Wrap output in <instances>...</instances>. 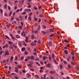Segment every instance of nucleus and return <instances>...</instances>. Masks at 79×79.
<instances>
[{"instance_id":"obj_1","label":"nucleus","mask_w":79,"mask_h":79,"mask_svg":"<svg viewBox=\"0 0 79 79\" xmlns=\"http://www.w3.org/2000/svg\"><path fill=\"white\" fill-rule=\"evenodd\" d=\"M9 54L8 52L7 51H6L4 55H5V56H8V55H9Z\"/></svg>"},{"instance_id":"obj_2","label":"nucleus","mask_w":79,"mask_h":79,"mask_svg":"<svg viewBox=\"0 0 79 79\" xmlns=\"http://www.w3.org/2000/svg\"><path fill=\"white\" fill-rule=\"evenodd\" d=\"M47 68H50L51 67V64H48L46 66Z\"/></svg>"},{"instance_id":"obj_3","label":"nucleus","mask_w":79,"mask_h":79,"mask_svg":"<svg viewBox=\"0 0 79 79\" xmlns=\"http://www.w3.org/2000/svg\"><path fill=\"white\" fill-rule=\"evenodd\" d=\"M71 58V56H69V57L67 59V61H70Z\"/></svg>"},{"instance_id":"obj_4","label":"nucleus","mask_w":79,"mask_h":79,"mask_svg":"<svg viewBox=\"0 0 79 79\" xmlns=\"http://www.w3.org/2000/svg\"><path fill=\"white\" fill-rule=\"evenodd\" d=\"M64 53L66 55H68V51L66 50H65L64 51Z\"/></svg>"},{"instance_id":"obj_5","label":"nucleus","mask_w":79,"mask_h":79,"mask_svg":"<svg viewBox=\"0 0 79 79\" xmlns=\"http://www.w3.org/2000/svg\"><path fill=\"white\" fill-rule=\"evenodd\" d=\"M64 42H65L66 43H68V44H69V41L67 40L66 39H65L64 40Z\"/></svg>"},{"instance_id":"obj_6","label":"nucleus","mask_w":79,"mask_h":79,"mask_svg":"<svg viewBox=\"0 0 79 79\" xmlns=\"http://www.w3.org/2000/svg\"><path fill=\"white\" fill-rule=\"evenodd\" d=\"M8 45L6 44L5 46H3L2 48H5L6 47H8Z\"/></svg>"},{"instance_id":"obj_7","label":"nucleus","mask_w":79,"mask_h":79,"mask_svg":"<svg viewBox=\"0 0 79 79\" xmlns=\"http://www.w3.org/2000/svg\"><path fill=\"white\" fill-rule=\"evenodd\" d=\"M27 66H28V67H29L30 68H32V65L31 64H28Z\"/></svg>"},{"instance_id":"obj_8","label":"nucleus","mask_w":79,"mask_h":79,"mask_svg":"<svg viewBox=\"0 0 79 79\" xmlns=\"http://www.w3.org/2000/svg\"><path fill=\"white\" fill-rule=\"evenodd\" d=\"M47 22L48 23H52V22H53V21H52V20H49Z\"/></svg>"},{"instance_id":"obj_9","label":"nucleus","mask_w":79,"mask_h":79,"mask_svg":"<svg viewBox=\"0 0 79 79\" xmlns=\"http://www.w3.org/2000/svg\"><path fill=\"white\" fill-rule=\"evenodd\" d=\"M60 67L61 69H63V65H62L61 64H60Z\"/></svg>"},{"instance_id":"obj_10","label":"nucleus","mask_w":79,"mask_h":79,"mask_svg":"<svg viewBox=\"0 0 79 79\" xmlns=\"http://www.w3.org/2000/svg\"><path fill=\"white\" fill-rule=\"evenodd\" d=\"M20 21H23V18L22 16H20Z\"/></svg>"},{"instance_id":"obj_11","label":"nucleus","mask_w":79,"mask_h":79,"mask_svg":"<svg viewBox=\"0 0 79 79\" xmlns=\"http://www.w3.org/2000/svg\"><path fill=\"white\" fill-rule=\"evenodd\" d=\"M49 31L51 32H54V29H51L49 30Z\"/></svg>"},{"instance_id":"obj_12","label":"nucleus","mask_w":79,"mask_h":79,"mask_svg":"<svg viewBox=\"0 0 79 79\" xmlns=\"http://www.w3.org/2000/svg\"><path fill=\"white\" fill-rule=\"evenodd\" d=\"M40 29V25H39L38 27V28H37V30L38 31H39Z\"/></svg>"},{"instance_id":"obj_13","label":"nucleus","mask_w":79,"mask_h":79,"mask_svg":"<svg viewBox=\"0 0 79 79\" xmlns=\"http://www.w3.org/2000/svg\"><path fill=\"white\" fill-rule=\"evenodd\" d=\"M54 61L55 64H58V63L56 62V60L55 59H54Z\"/></svg>"},{"instance_id":"obj_14","label":"nucleus","mask_w":79,"mask_h":79,"mask_svg":"<svg viewBox=\"0 0 79 79\" xmlns=\"http://www.w3.org/2000/svg\"><path fill=\"white\" fill-rule=\"evenodd\" d=\"M31 38L32 39H34V35H32L31 36Z\"/></svg>"},{"instance_id":"obj_15","label":"nucleus","mask_w":79,"mask_h":79,"mask_svg":"<svg viewBox=\"0 0 79 79\" xmlns=\"http://www.w3.org/2000/svg\"><path fill=\"white\" fill-rule=\"evenodd\" d=\"M4 9H6L7 8V5L5 4L4 6Z\"/></svg>"},{"instance_id":"obj_16","label":"nucleus","mask_w":79,"mask_h":79,"mask_svg":"<svg viewBox=\"0 0 79 79\" xmlns=\"http://www.w3.org/2000/svg\"><path fill=\"white\" fill-rule=\"evenodd\" d=\"M31 18H32L31 17V16H29L28 17V20L29 21H31Z\"/></svg>"},{"instance_id":"obj_17","label":"nucleus","mask_w":79,"mask_h":79,"mask_svg":"<svg viewBox=\"0 0 79 79\" xmlns=\"http://www.w3.org/2000/svg\"><path fill=\"white\" fill-rule=\"evenodd\" d=\"M34 20L35 21H38V19L37 18L34 17Z\"/></svg>"},{"instance_id":"obj_18","label":"nucleus","mask_w":79,"mask_h":79,"mask_svg":"<svg viewBox=\"0 0 79 79\" xmlns=\"http://www.w3.org/2000/svg\"><path fill=\"white\" fill-rule=\"evenodd\" d=\"M48 32H45V31H42V33H43V34H47V33Z\"/></svg>"},{"instance_id":"obj_19","label":"nucleus","mask_w":79,"mask_h":79,"mask_svg":"<svg viewBox=\"0 0 79 79\" xmlns=\"http://www.w3.org/2000/svg\"><path fill=\"white\" fill-rule=\"evenodd\" d=\"M49 45L50 47H51L52 45V42H49Z\"/></svg>"},{"instance_id":"obj_20","label":"nucleus","mask_w":79,"mask_h":79,"mask_svg":"<svg viewBox=\"0 0 79 79\" xmlns=\"http://www.w3.org/2000/svg\"><path fill=\"white\" fill-rule=\"evenodd\" d=\"M68 69H71V65L69 64L68 65Z\"/></svg>"},{"instance_id":"obj_21","label":"nucleus","mask_w":79,"mask_h":79,"mask_svg":"<svg viewBox=\"0 0 79 79\" xmlns=\"http://www.w3.org/2000/svg\"><path fill=\"white\" fill-rule=\"evenodd\" d=\"M71 64H72V65H73L74 66V65H76L75 63H74V62H71Z\"/></svg>"},{"instance_id":"obj_22","label":"nucleus","mask_w":79,"mask_h":79,"mask_svg":"<svg viewBox=\"0 0 79 79\" xmlns=\"http://www.w3.org/2000/svg\"><path fill=\"white\" fill-rule=\"evenodd\" d=\"M54 56H55V55H54V53H53L52 54V57L53 59H54Z\"/></svg>"},{"instance_id":"obj_23","label":"nucleus","mask_w":79,"mask_h":79,"mask_svg":"<svg viewBox=\"0 0 79 79\" xmlns=\"http://www.w3.org/2000/svg\"><path fill=\"white\" fill-rule=\"evenodd\" d=\"M9 44H10V45H12L13 42H12L11 41H9Z\"/></svg>"},{"instance_id":"obj_24","label":"nucleus","mask_w":79,"mask_h":79,"mask_svg":"<svg viewBox=\"0 0 79 79\" xmlns=\"http://www.w3.org/2000/svg\"><path fill=\"white\" fill-rule=\"evenodd\" d=\"M34 32L35 33V34H37V33H39V31H34Z\"/></svg>"},{"instance_id":"obj_25","label":"nucleus","mask_w":79,"mask_h":79,"mask_svg":"<svg viewBox=\"0 0 79 79\" xmlns=\"http://www.w3.org/2000/svg\"><path fill=\"white\" fill-rule=\"evenodd\" d=\"M38 44L40 45L41 44V43H40V40H38Z\"/></svg>"},{"instance_id":"obj_26","label":"nucleus","mask_w":79,"mask_h":79,"mask_svg":"<svg viewBox=\"0 0 79 79\" xmlns=\"http://www.w3.org/2000/svg\"><path fill=\"white\" fill-rule=\"evenodd\" d=\"M5 37H6V39H8L9 40H10V38L7 35H6Z\"/></svg>"},{"instance_id":"obj_27","label":"nucleus","mask_w":79,"mask_h":79,"mask_svg":"<svg viewBox=\"0 0 79 79\" xmlns=\"http://www.w3.org/2000/svg\"><path fill=\"white\" fill-rule=\"evenodd\" d=\"M64 63L65 64H67L68 63H67V62L66 61L64 60L63 61Z\"/></svg>"},{"instance_id":"obj_28","label":"nucleus","mask_w":79,"mask_h":79,"mask_svg":"<svg viewBox=\"0 0 79 79\" xmlns=\"http://www.w3.org/2000/svg\"><path fill=\"white\" fill-rule=\"evenodd\" d=\"M36 64H37V65H38V66H40V64H39V63L37 62H36Z\"/></svg>"},{"instance_id":"obj_29","label":"nucleus","mask_w":79,"mask_h":79,"mask_svg":"<svg viewBox=\"0 0 79 79\" xmlns=\"http://www.w3.org/2000/svg\"><path fill=\"white\" fill-rule=\"evenodd\" d=\"M25 41L27 43H28L29 42V41H28V39H26L25 40Z\"/></svg>"},{"instance_id":"obj_30","label":"nucleus","mask_w":79,"mask_h":79,"mask_svg":"<svg viewBox=\"0 0 79 79\" xmlns=\"http://www.w3.org/2000/svg\"><path fill=\"white\" fill-rule=\"evenodd\" d=\"M71 54L72 55H74V52H71Z\"/></svg>"},{"instance_id":"obj_31","label":"nucleus","mask_w":79,"mask_h":79,"mask_svg":"<svg viewBox=\"0 0 79 79\" xmlns=\"http://www.w3.org/2000/svg\"><path fill=\"white\" fill-rule=\"evenodd\" d=\"M34 9L35 10H37V7L34 6Z\"/></svg>"},{"instance_id":"obj_32","label":"nucleus","mask_w":79,"mask_h":79,"mask_svg":"<svg viewBox=\"0 0 79 79\" xmlns=\"http://www.w3.org/2000/svg\"><path fill=\"white\" fill-rule=\"evenodd\" d=\"M54 35H54V34H51V35H50V37H53Z\"/></svg>"},{"instance_id":"obj_33","label":"nucleus","mask_w":79,"mask_h":79,"mask_svg":"<svg viewBox=\"0 0 79 79\" xmlns=\"http://www.w3.org/2000/svg\"><path fill=\"white\" fill-rule=\"evenodd\" d=\"M4 15L5 16H8V14L7 13H5Z\"/></svg>"},{"instance_id":"obj_34","label":"nucleus","mask_w":79,"mask_h":79,"mask_svg":"<svg viewBox=\"0 0 79 79\" xmlns=\"http://www.w3.org/2000/svg\"><path fill=\"white\" fill-rule=\"evenodd\" d=\"M18 8V6H15V9L16 10Z\"/></svg>"},{"instance_id":"obj_35","label":"nucleus","mask_w":79,"mask_h":79,"mask_svg":"<svg viewBox=\"0 0 79 79\" xmlns=\"http://www.w3.org/2000/svg\"><path fill=\"white\" fill-rule=\"evenodd\" d=\"M24 53L25 55H27L28 54V52L26 51Z\"/></svg>"},{"instance_id":"obj_36","label":"nucleus","mask_w":79,"mask_h":79,"mask_svg":"<svg viewBox=\"0 0 79 79\" xmlns=\"http://www.w3.org/2000/svg\"><path fill=\"white\" fill-rule=\"evenodd\" d=\"M12 14V12L10 11V13L9 15V16H11V15Z\"/></svg>"},{"instance_id":"obj_37","label":"nucleus","mask_w":79,"mask_h":79,"mask_svg":"<svg viewBox=\"0 0 79 79\" xmlns=\"http://www.w3.org/2000/svg\"><path fill=\"white\" fill-rule=\"evenodd\" d=\"M16 38H19L20 37L19 35H16Z\"/></svg>"},{"instance_id":"obj_38","label":"nucleus","mask_w":79,"mask_h":79,"mask_svg":"<svg viewBox=\"0 0 79 79\" xmlns=\"http://www.w3.org/2000/svg\"><path fill=\"white\" fill-rule=\"evenodd\" d=\"M40 17H44V15L43 14H41L40 16Z\"/></svg>"},{"instance_id":"obj_39","label":"nucleus","mask_w":79,"mask_h":79,"mask_svg":"<svg viewBox=\"0 0 79 79\" xmlns=\"http://www.w3.org/2000/svg\"><path fill=\"white\" fill-rule=\"evenodd\" d=\"M15 60H18V56H16L15 58Z\"/></svg>"},{"instance_id":"obj_40","label":"nucleus","mask_w":79,"mask_h":79,"mask_svg":"<svg viewBox=\"0 0 79 79\" xmlns=\"http://www.w3.org/2000/svg\"><path fill=\"white\" fill-rule=\"evenodd\" d=\"M10 49H13V46H10Z\"/></svg>"},{"instance_id":"obj_41","label":"nucleus","mask_w":79,"mask_h":79,"mask_svg":"<svg viewBox=\"0 0 79 79\" xmlns=\"http://www.w3.org/2000/svg\"><path fill=\"white\" fill-rule=\"evenodd\" d=\"M43 60H46L45 57V56H43Z\"/></svg>"},{"instance_id":"obj_42","label":"nucleus","mask_w":79,"mask_h":79,"mask_svg":"<svg viewBox=\"0 0 79 79\" xmlns=\"http://www.w3.org/2000/svg\"><path fill=\"white\" fill-rule=\"evenodd\" d=\"M16 21H19V19L18 18H16Z\"/></svg>"},{"instance_id":"obj_43","label":"nucleus","mask_w":79,"mask_h":79,"mask_svg":"<svg viewBox=\"0 0 79 79\" xmlns=\"http://www.w3.org/2000/svg\"><path fill=\"white\" fill-rule=\"evenodd\" d=\"M0 11H1V13H3V10L2 9H0Z\"/></svg>"},{"instance_id":"obj_44","label":"nucleus","mask_w":79,"mask_h":79,"mask_svg":"<svg viewBox=\"0 0 79 79\" xmlns=\"http://www.w3.org/2000/svg\"><path fill=\"white\" fill-rule=\"evenodd\" d=\"M26 32H25L24 35H23L24 37L26 36Z\"/></svg>"},{"instance_id":"obj_45","label":"nucleus","mask_w":79,"mask_h":79,"mask_svg":"<svg viewBox=\"0 0 79 79\" xmlns=\"http://www.w3.org/2000/svg\"><path fill=\"white\" fill-rule=\"evenodd\" d=\"M31 58V60H34V56H32Z\"/></svg>"},{"instance_id":"obj_46","label":"nucleus","mask_w":79,"mask_h":79,"mask_svg":"<svg viewBox=\"0 0 79 79\" xmlns=\"http://www.w3.org/2000/svg\"><path fill=\"white\" fill-rule=\"evenodd\" d=\"M8 9L9 10H11V7L9 6H8Z\"/></svg>"},{"instance_id":"obj_47","label":"nucleus","mask_w":79,"mask_h":79,"mask_svg":"<svg viewBox=\"0 0 79 79\" xmlns=\"http://www.w3.org/2000/svg\"><path fill=\"white\" fill-rule=\"evenodd\" d=\"M30 70L31 71H34V69H30Z\"/></svg>"},{"instance_id":"obj_48","label":"nucleus","mask_w":79,"mask_h":79,"mask_svg":"<svg viewBox=\"0 0 79 79\" xmlns=\"http://www.w3.org/2000/svg\"><path fill=\"white\" fill-rule=\"evenodd\" d=\"M36 61H39V59L38 58H36Z\"/></svg>"},{"instance_id":"obj_49","label":"nucleus","mask_w":79,"mask_h":79,"mask_svg":"<svg viewBox=\"0 0 79 79\" xmlns=\"http://www.w3.org/2000/svg\"><path fill=\"white\" fill-rule=\"evenodd\" d=\"M27 28H28V29H29L30 28V26L28 25L27 26Z\"/></svg>"},{"instance_id":"obj_50","label":"nucleus","mask_w":79,"mask_h":79,"mask_svg":"<svg viewBox=\"0 0 79 79\" xmlns=\"http://www.w3.org/2000/svg\"><path fill=\"white\" fill-rule=\"evenodd\" d=\"M39 23H40V22H41V19H39L38 21Z\"/></svg>"},{"instance_id":"obj_51","label":"nucleus","mask_w":79,"mask_h":79,"mask_svg":"<svg viewBox=\"0 0 79 79\" xmlns=\"http://www.w3.org/2000/svg\"><path fill=\"white\" fill-rule=\"evenodd\" d=\"M27 7H28V8H31V5H30L28 6H27Z\"/></svg>"},{"instance_id":"obj_52","label":"nucleus","mask_w":79,"mask_h":79,"mask_svg":"<svg viewBox=\"0 0 79 79\" xmlns=\"http://www.w3.org/2000/svg\"><path fill=\"white\" fill-rule=\"evenodd\" d=\"M40 63H41V64H42L43 65H44V62L43 61H40Z\"/></svg>"},{"instance_id":"obj_53","label":"nucleus","mask_w":79,"mask_h":79,"mask_svg":"<svg viewBox=\"0 0 79 79\" xmlns=\"http://www.w3.org/2000/svg\"><path fill=\"white\" fill-rule=\"evenodd\" d=\"M24 31H23L21 34L22 35H23V34H24Z\"/></svg>"},{"instance_id":"obj_54","label":"nucleus","mask_w":79,"mask_h":79,"mask_svg":"<svg viewBox=\"0 0 79 79\" xmlns=\"http://www.w3.org/2000/svg\"><path fill=\"white\" fill-rule=\"evenodd\" d=\"M22 3H24V0H21Z\"/></svg>"},{"instance_id":"obj_55","label":"nucleus","mask_w":79,"mask_h":79,"mask_svg":"<svg viewBox=\"0 0 79 79\" xmlns=\"http://www.w3.org/2000/svg\"><path fill=\"white\" fill-rule=\"evenodd\" d=\"M31 46H33V45H34V43L33 42L31 43Z\"/></svg>"},{"instance_id":"obj_56","label":"nucleus","mask_w":79,"mask_h":79,"mask_svg":"<svg viewBox=\"0 0 79 79\" xmlns=\"http://www.w3.org/2000/svg\"><path fill=\"white\" fill-rule=\"evenodd\" d=\"M15 79H18V77L17 76L15 77Z\"/></svg>"},{"instance_id":"obj_57","label":"nucleus","mask_w":79,"mask_h":79,"mask_svg":"<svg viewBox=\"0 0 79 79\" xmlns=\"http://www.w3.org/2000/svg\"><path fill=\"white\" fill-rule=\"evenodd\" d=\"M40 73H42V72H43V70H42V69L40 70Z\"/></svg>"},{"instance_id":"obj_58","label":"nucleus","mask_w":79,"mask_h":79,"mask_svg":"<svg viewBox=\"0 0 79 79\" xmlns=\"http://www.w3.org/2000/svg\"><path fill=\"white\" fill-rule=\"evenodd\" d=\"M34 51L35 52H37V50L36 49V48H35Z\"/></svg>"},{"instance_id":"obj_59","label":"nucleus","mask_w":79,"mask_h":79,"mask_svg":"<svg viewBox=\"0 0 79 79\" xmlns=\"http://www.w3.org/2000/svg\"><path fill=\"white\" fill-rule=\"evenodd\" d=\"M4 68H5V69H7V68H8V66H5Z\"/></svg>"},{"instance_id":"obj_60","label":"nucleus","mask_w":79,"mask_h":79,"mask_svg":"<svg viewBox=\"0 0 79 79\" xmlns=\"http://www.w3.org/2000/svg\"><path fill=\"white\" fill-rule=\"evenodd\" d=\"M15 71L16 73H18V70L17 69H16L15 70Z\"/></svg>"},{"instance_id":"obj_61","label":"nucleus","mask_w":79,"mask_h":79,"mask_svg":"<svg viewBox=\"0 0 79 79\" xmlns=\"http://www.w3.org/2000/svg\"><path fill=\"white\" fill-rule=\"evenodd\" d=\"M21 24H22V26H23V22H21Z\"/></svg>"},{"instance_id":"obj_62","label":"nucleus","mask_w":79,"mask_h":79,"mask_svg":"<svg viewBox=\"0 0 79 79\" xmlns=\"http://www.w3.org/2000/svg\"><path fill=\"white\" fill-rule=\"evenodd\" d=\"M39 9H41V8H42V6H39Z\"/></svg>"},{"instance_id":"obj_63","label":"nucleus","mask_w":79,"mask_h":79,"mask_svg":"<svg viewBox=\"0 0 79 79\" xmlns=\"http://www.w3.org/2000/svg\"><path fill=\"white\" fill-rule=\"evenodd\" d=\"M72 58V60H74V56H73Z\"/></svg>"},{"instance_id":"obj_64","label":"nucleus","mask_w":79,"mask_h":79,"mask_svg":"<svg viewBox=\"0 0 79 79\" xmlns=\"http://www.w3.org/2000/svg\"><path fill=\"white\" fill-rule=\"evenodd\" d=\"M50 79H54V78L53 77H51Z\"/></svg>"}]
</instances>
